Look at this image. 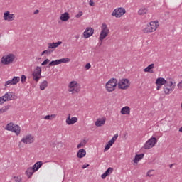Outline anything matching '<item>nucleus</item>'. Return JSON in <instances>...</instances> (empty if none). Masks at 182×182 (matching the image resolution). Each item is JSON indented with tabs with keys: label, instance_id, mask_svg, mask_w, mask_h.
I'll list each match as a JSON object with an SVG mask.
<instances>
[{
	"label": "nucleus",
	"instance_id": "57",
	"mask_svg": "<svg viewBox=\"0 0 182 182\" xmlns=\"http://www.w3.org/2000/svg\"><path fill=\"white\" fill-rule=\"evenodd\" d=\"M179 132H180L181 133H182V127H181V128H179Z\"/></svg>",
	"mask_w": 182,
	"mask_h": 182
},
{
	"label": "nucleus",
	"instance_id": "15",
	"mask_svg": "<svg viewBox=\"0 0 182 182\" xmlns=\"http://www.w3.org/2000/svg\"><path fill=\"white\" fill-rule=\"evenodd\" d=\"M148 25L152 28L153 32L156 31L157 28L159 26V23L157 21H151Z\"/></svg>",
	"mask_w": 182,
	"mask_h": 182
},
{
	"label": "nucleus",
	"instance_id": "39",
	"mask_svg": "<svg viewBox=\"0 0 182 182\" xmlns=\"http://www.w3.org/2000/svg\"><path fill=\"white\" fill-rule=\"evenodd\" d=\"M154 171V170H149L146 173V177H152V176H154V174L151 173Z\"/></svg>",
	"mask_w": 182,
	"mask_h": 182
},
{
	"label": "nucleus",
	"instance_id": "53",
	"mask_svg": "<svg viewBox=\"0 0 182 182\" xmlns=\"http://www.w3.org/2000/svg\"><path fill=\"white\" fill-rule=\"evenodd\" d=\"M117 137H119V134H115L114 138L117 139Z\"/></svg>",
	"mask_w": 182,
	"mask_h": 182
},
{
	"label": "nucleus",
	"instance_id": "19",
	"mask_svg": "<svg viewBox=\"0 0 182 182\" xmlns=\"http://www.w3.org/2000/svg\"><path fill=\"white\" fill-rule=\"evenodd\" d=\"M60 45H62V41H58L56 43H48V49H56Z\"/></svg>",
	"mask_w": 182,
	"mask_h": 182
},
{
	"label": "nucleus",
	"instance_id": "1",
	"mask_svg": "<svg viewBox=\"0 0 182 182\" xmlns=\"http://www.w3.org/2000/svg\"><path fill=\"white\" fill-rule=\"evenodd\" d=\"M18 97L15 95V92H6L4 95L0 97V105H4L5 102H10L11 100H16Z\"/></svg>",
	"mask_w": 182,
	"mask_h": 182
},
{
	"label": "nucleus",
	"instance_id": "46",
	"mask_svg": "<svg viewBox=\"0 0 182 182\" xmlns=\"http://www.w3.org/2000/svg\"><path fill=\"white\" fill-rule=\"evenodd\" d=\"M89 5H90V6H95V1H93V0H90Z\"/></svg>",
	"mask_w": 182,
	"mask_h": 182
},
{
	"label": "nucleus",
	"instance_id": "25",
	"mask_svg": "<svg viewBox=\"0 0 182 182\" xmlns=\"http://www.w3.org/2000/svg\"><path fill=\"white\" fill-rule=\"evenodd\" d=\"M35 172L36 171H33V168L32 167H29L26 171V174L27 175V177H28V178H31V176H32Z\"/></svg>",
	"mask_w": 182,
	"mask_h": 182
},
{
	"label": "nucleus",
	"instance_id": "17",
	"mask_svg": "<svg viewBox=\"0 0 182 182\" xmlns=\"http://www.w3.org/2000/svg\"><path fill=\"white\" fill-rule=\"evenodd\" d=\"M168 82L166 80V79L163 77H159L156 80V85H159L161 86H163V85H166Z\"/></svg>",
	"mask_w": 182,
	"mask_h": 182
},
{
	"label": "nucleus",
	"instance_id": "23",
	"mask_svg": "<svg viewBox=\"0 0 182 182\" xmlns=\"http://www.w3.org/2000/svg\"><path fill=\"white\" fill-rule=\"evenodd\" d=\"M154 68V64H150L145 69H144V72H148L149 73H154L153 68Z\"/></svg>",
	"mask_w": 182,
	"mask_h": 182
},
{
	"label": "nucleus",
	"instance_id": "54",
	"mask_svg": "<svg viewBox=\"0 0 182 182\" xmlns=\"http://www.w3.org/2000/svg\"><path fill=\"white\" fill-rule=\"evenodd\" d=\"M69 92H75V88H70Z\"/></svg>",
	"mask_w": 182,
	"mask_h": 182
},
{
	"label": "nucleus",
	"instance_id": "33",
	"mask_svg": "<svg viewBox=\"0 0 182 182\" xmlns=\"http://www.w3.org/2000/svg\"><path fill=\"white\" fill-rule=\"evenodd\" d=\"M69 87H70V88L77 87V82H76V81H72V82H70V85H69Z\"/></svg>",
	"mask_w": 182,
	"mask_h": 182
},
{
	"label": "nucleus",
	"instance_id": "5",
	"mask_svg": "<svg viewBox=\"0 0 182 182\" xmlns=\"http://www.w3.org/2000/svg\"><path fill=\"white\" fill-rule=\"evenodd\" d=\"M107 35H109V28H107V25L104 23L102 24V31L99 37L100 42H103V39H105Z\"/></svg>",
	"mask_w": 182,
	"mask_h": 182
},
{
	"label": "nucleus",
	"instance_id": "37",
	"mask_svg": "<svg viewBox=\"0 0 182 182\" xmlns=\"http://www.w3.org/2000/svg\"><path fill=\"white\" fill-rule=\"evenodd\" d=\"M14 180H15V182H22V178L21 176H14Z\"/></svg>",
	"mask_w": 182,
	"mask_h": 182
},
{
	"label": "nucleus",
	"instance_id": "3",
	"mask_svg": "<svg viewBox=\"0 0 182 182\" xmlns=\"http://www.w3.org/2000/svg\"><path fill=\"white\" fill-rule=\"evenodd\" d=\"M6 130H8L9 132H14L17 136H19L21 134V127L14 124L13 122H10L6 126Z\"/></svg>",
	"mask_w": 182,
	"mask_h": 182
},
{
	"label": "nucleus",
	"instance_id": "16",
	"mask_svg": "<svg viewBox=\"0 0 182 182\" xmlns=\"http://www.w3.org/2000/svg\"><path fill=\"white\" fill-rule=\"evenodd\" d=\"M12 18H14V14H11L9 11H6L4 14V21H13Z\"/></svg>",
	"mask_w": 182,
	"mask_h": 182
},
{
	"label": "nucleus",
	"instance_id": "27",
	"mask_svg": "<svg viewBox=\"0 0 182 182\" xmlns=\"http://www.w3.org/2000/svg\"><path fill=\"white\" fill-rule=\"evenodd\" d=\"M143 157H144V154H136L134 159V163H137V161H140V160H141Z\"/></svg>",
	"mask_w": 182,
	"mask_h": 182
},
{
	"label": "nucleus",
	"instance_id": "45",
	"mask_svg": "<svg viewBox=\"0 0 182 182\" xmlns=\"http://www.w3.org/2000/svg\"><path fill=\"white\" fill-rule=\"evenodd\" d=\"M74 92H76V93H79V92H80V88L77 87H77H75Z\"/></svg>",
	"mask_w": 182,
	"mask_h": 182
},
{
	"label": "nucleus",
	"instance_id": "51",
	"mask_svg": "<svg viewBox=\"0 0 182 182\" xmlns=\"http://www.w3.org/2000/svg\"><path fill=\"white\" fill-rule=\"evenodd\" d=\"M156 90H160V89H161V85H156Z\"/></svg>",
	"mask_w": 182,
	"mask_h": 182
},
{
	"label": "nucleus",
	"instance_id": "55",
	"mask_svg": "<svg viewBox=\"0 0 182 182\" xmlns=\"http://www.w3.org/2000/svg\"><path fill=\"white\" fill-rule=\"evenodd\" d=\"M111 140H113V141L114 142V141H116V140H117L116 138H114V136H113L112 139H111Z\"/></svg>",
	"mask_w": 182,
	"mask_h": 182
},
{
	"label": "nucleus",
	"instance_id": "41",
	"mask_svg": "<svg viewBox=\"0 0 182 182\" xmlns=\"http://www.w3.org/2000/svg\"><path fill=\"white\" fill-rule=\"evenodd\" d=\"M26 80V76L25 75H21V83H25Z\"/></svg>",
	"mask_w": 182,
	"mask_h": 182
},
{
	"label": "nucleus",
	"instance_id": "7",
	"mask_svg": "<svg viewBox=\"0 0 182 182\" xmlns=\"http://www.w3.org/2000/svg\"><path fill=\"white\" fill-rule=\"evenodd\" d=\"M176 85H173L172 81L168 82V83L164 86V92L165 95H170V93H172Z\"/></svg>",
	"mask_w": 182,
	"mask_h": 182
},
{
	"label": "nucleus",
	"instance_id": "18",
	"mask_svg": "<svg viewBox=\"0 0 182 182\" xmlns=\"http://www.w3.org/2000/svg\"><path fill=\"white\" fill-rule=\"evenodd\" d=\"M43 165V162L41 161L36 162L33 166V171H38Z\"/></svg>",
	"mask_w": 182,
	"mask_h": 182
},
{
	"label": "nucleus",
	"instance_id": "40",
	"mask_svg": "<svg viewBox=\"0 0 182 182\" xmlns=\"http://www.w3.org/2000/svg\"><path fill=\"white\" fill-rule=\"evenodd\" d=\"M50 62V60L46 58L42 63V66H45V65H48Z\"/></svg>",
	"mask_w": 182,
	"mask_h": 182
},
{
	"label": "nucleus",
	"instance_id": "21",
	"mask_svg": "<svg viewBox=\"0 0 182 182\" xmlns=\"http://www.w3.org/2000/svg\"><path fill=\"white\" fill-rule=\"evenodd\" d=\"M105 123H106V118H104L102 119L99 118L95 122V126H97V127H100L103 126L105 124Z\"/></svg>",
	"mask_w": 182,
	"mask_h": 182
},
{
	"label": "nucleus",
	"instance_id": "32",
	"mask_svg": "<svg viewBox=\"0 0 182 182\" xmlns=\"http://www.w3.org/2000/svg\"><path fill=\"white\" fill-rule=\"evenodd\" d=\"M19 80H21V77H14L11 80L13 85H16L18 83Z\"/></svg>",
	"mask_w": 182,
	"mask_h": 182
},
{
	"label": "nucleus",
	"instance_id": "48",
	"mask_svg": "<svg viewBox=\"0 0 182 182\" xmlns=\"http://www.w3.org/2000/svg\"><path fill=\"white\" fill-rule=\"evenodd\" d=\"M108 144L109 146H113V144H114V142L113 141V139H111L108 141Z\"/></svg>",
	"mask_w": 182,
	"mask_h": 182
},
{
	"label": "nucleus",
	"instance_id": "52",
	"mask_svg": "<svg viewBox=\"0 0 182 182\" xmlns=\"http://www.w3.org/2000/svg\"><path fill=\"white\" fill-rule=\"evenodd\" d=\"M39 14V10H36L34 12H33V14L34 15H36V14Z\"/></svg>",
	"mask_w": 182,
	"mask_h": 182
},
{
	"label": "nucleus",
	"instance_id": "28",
	"mask_svg": "<svg viewBox=\"0 0 182 182\" xmlns=\"http://www.w3.org/2000/svg\"><path fill=\"white\" fill-rule=\"evenodd\" d=\"M147 12H149V9L142 7L141 8L139 11H138V14L139 15H146V14H147Z\"/></svg>",
	"mask_w": 182,
	"mask_h": 182
},
{
	"label": "nucleus",
	"instance_id": "29",
	"mask_svg": "<svg viewBox=\"0 0 182 182\" xmlns=\"http://www.w3.org/2000/svg\"><path fill=\"white\" fill-rule=\"evenodd\" d=\"M46 87H48V81L44 80L40 85V89H41V90H45V89H46Z\"/></svg>",
	"mask_w": 182,
	"mask_h": 182
},
{
	"label": "nucleus",
	"instance_id": "36",
	"mask_svg": "<svg viewBox=\"0 0 182 182\" xmlns=\"http://www.w3.org/2000/svg\"><path fill=\"white\" fill-rule=\"evenodd\" d=\"M112 173H113V168H108L107 169V171L105 172V174L110 176V174H112Z\"/></svg>",
	"mask_w": 182,
	"mask_h": 182
},
{
	"label": "nucleus",
	"instance_id": "9",
	"mask_svg": "<svg viewBox=\"0 0 182 182\" xmlns=\"http://www.w3.org/2000/svg\"><path fill=\"white\" fill-rule=\"evenodd\" d=\"M124 14H126V9L124 8H118L113 11L112 16H115V18H122Z\"/></svg>",
	"mask_w": 182,
	"mask_h": 182
},
{
	"label": "nucleus",
	"instance_id": "56",
	"mask_svg": "<svg viewBox=\"0 0 182 182\" xmlns=\"http://www.w3.org/2000/svg\"><path fill=\"white\" fill-rule=\"evenodd\" d=\"M174 164H170V165H169L170 168H173V166H174Z\"/></svg>",
	"mask_w": 182,
	"mask_h": 182
},
{
	"label": "nucleus",
	"instance_id": "38",
	"mask_svg": "<svg viewBox=\"0 0 182 182\" xmlns=\"http://www.w3.org/2000/svg\"><path fill=\"white\" fill-rule=\"evenodd\" d=\"M9 85H14V84L12 82V80H8L5 82L4 86L8 87Z\"/></svg>",
	"mask_w": 182,
	"mask_h": 182
},
{
	"label": "nucleus",
	"instance_id": "2",
	"mask_svg": "<svg viewBox=\"0 0 182 182\" xmlns=\"http://www.w3.org/2000/svg\"><path fill=\"white\" fill-rule=\"evenodd\" d=\"M116 86H117V79H116V78H111L106 83L105 87L107 89V91L110 92H113Z\"/></svg>",
	"mask_w": 182,
	"mask_h": 182
},
{
	"label": "nucleus",
	"instance_id": "58",
	"mask_svg": "<svg viewBox=\"0 0 182 182\" xmlns=\"http://www.w3.org/2000/svg\"><path fill=\"white\" fill-rule=\"evenodd\" d=\"M76 38H77H77H79V37L77 36Z\"/></svg>",
	"mask_w": 182,
	"mask_h": 182
},
{
	"label": "nucleus",
	"instance_id": "13",
	"mask_svg": "<svg viewBox=\"0 0 182 182\" xmlns=\"http://www.w3.org/2000/svg\"><path fill=\"white\" fill-rule=\"evenodd\" d=\"M21 142L24 144H31V143H33V136L31 134L26 135L22 138Z\"/></svg>",
	"mask_w": 182,
	"mask_h": 182
},
{
	"label": "nucleus",
	"instance_id": "6",
	"mask_svg": "<svg viewBox=\"0 0 182 182\" xmlns=\"http://www.w3.org/2000/svg\"><path fill=\"white\" fill-rule=\"evenodd\" d=\"M70 62V58H61L59 60H53L49 63L47 68H50V66H56V65H60L62 63H68Z\"/></svg>",
	"mask_w": 182,
	"mask_h": 182
},
{
	"label": "nucleus",
	"instance_id": "26",
	"mask_svg": "<svg viewBox=\"0 0 182 182\" xmlns=\"http://www.w3.org/2000/svg\"><path fill=\"white\" fill-rule=\"evenodd\" d=\"M142 32H144V33H151V32H153V30L151 26L147 24L146 26L143 28Z\"/></svg>",
	"mask_w": 182,
	"mask_h": 182
},
{
	"label": "nucleus",
	"instance_id": "49",
	"mask_svg": "<svg viewBox=\"0 0 182 182\" xmlns=\"http://www.w3.org/2000/svg\"><path fill=\"white\" fill-rule=\"evenodd\" d=\"M89 164H85L83 166H82V168H83V169H85V168H87V167H89Z\"/></svg>",
	"mask_w": 182,
	"mask_h": 182
},
{
	"label": "nucleus",
	"instance_id": "4",
	"mask_svg": "<svg viewBox=\"0 0 182 182\" xmlns=\"http://www.w3.org/2000/svg\"><path fill=\"white\" fill-rule=\"evenodd\" d=\"M14 60H15V55L8 54L1 58V62L3 65H11L14 63Z\"/></svg>",
	"mask_w": 182,
	"mask_h": 182
},
{
	"label": "nucleus",
	"instance_id": "42",
	"mask_svg": "<svg viewBox=\"0 0 182 182\" xmlns=\"http://www.w3.org/2000/svg\"><path fill=\"white\" fill-rule=\"evenodd\" d=\"M110 147H112V146L107 144L105 147L104 151H107V150H109Z\"/></svg>",
	"mask_w": 182,
	"mask_h": 182
},
{
	"label": "nucleus",
	"instance_id": "20",
	"mask_svg": "<svg viewBox=\"0 0 182 182\" xmlns=\"http://www.w3.org/2000/svg\"><path fill=\"white\" fill-rule=\"evenodd\" d=\"M70 18V16H69V13L65 12L61 14L60 19V21H63V22H66L68 21H69V18Z\"/></svg>",
	"mask_w": 182,
	"mask_h": 182
},
{
	"label": "nucleus",
	"instance_id": "10",
	"mask_svg": "<svg viewBox=\"0 0 182 182\" xmlns=\"http://www.w3.org/2000/svg\"><path fill=\"white\" fill-rule=\"evenodd\" d=\"M130 86V81L128 79L120 80L118 82L119 89L125 90Z\"/></svg>",
	"mask_w": 182,
	"mask_h": 182
},
{
	"label": "nucleus",
	"instance_id": "8",
	"mask_svg": "<svg viewBox=\"0 0 182 182\" xmlns=\"http://www.w3.org/2000/svg\"><path fill=\"white\" fill-rule=\"evenodd\" d=\"M32 75L33 80H35V82H39V79H41V75H42V68H41L39 66H37L33 72Z\"/></svg>",
	"mask_w": 182,
	"mask_h": 182
},
{
	"label": "nucleus",
	"instance_id": "50",
	"mask_svg": "<svg viewBox=\"0 0 182 182\" xmlns=\"http://www.w3.org/2000/svg\"><path fill=\"white\" fill-rule=\"evenodd\" d=\"M178 87L182 88V80L178 84Z\"/></svg>",
	"mask_w": 182,
	"mask_h": 182
},
{
	"label": "nucleus",
	"instance_id": "47",
	"mask_svg": "<svg viewBox=\"0 0 182 182\" xmlns=\"http://www.w3.org/2000/svg\"><path fill=\"white\" fill-rule=\"evenodd\" d=\"M109 176L108 174L105 173V172L101 176L102 180H105V178H106V177Z\"/></svg>",
	"mask_w": 182,
	"mask_h": 182
},
{
	"label": "nucleus",
	"instance_id": "12",
	"mask_svg": "<svg viewBox=\"0 0 182 182\" xmlns=\"http://www.w3.org/2000/svg\"><path fill=\"white\" fill-rule=\"evenodd\" d=\"M93 33H95V29L92 27H87L83 33L84 38L87 39V38H90Z\"/></svg>",
	"mask_w": 182,
	"mask_h": 182
},
{
	"label": "nucleus",
	"instance_id": "43",
	"mask_svg": "<svg viewBox=\"0 0 182 182\" xmlns=\"http://www.w3.org/2000/svg\"><path fill=\"white\" fill-rule=\"evenodd\" d=\"M83 15V12L79 11L78 14L75 16L76 18H79Z\"/></svg>",
	"mask_w": 182,
	"mask_h": 182
},
{
	"label": "nucleus",
	"instance_id": "35",
	"mask_svg": "<svg viewBox=\"0 0 182 182\" xmlns=\"http://www.w3.org/2000/svg\"><path fill=\"white\" fill-rule=\"evenodd\" d=\"M54 50H50V49H48V50H46L42 52L41 53V56L43 55H50V53H52V52H53Z\"/></svg>",
	"mask_w": 182,
	"mask_h": 182
},
{
	"label": "nucleus",
	"instance_id": "22",
	"mask_svg": "<svg viewBox=\"0 0 182 182\" xmlns=\"http://www.w3.org/2000/svg\"><path fill=\"white\" fill-rule=\"evenodd\" d=\"M85 156H86V150L83 149H80L77 154V157H78V159H83Z\"/></svg>",
	"mask_w": 182,
	"mask_h": 182
},
{
	"label": "nucleus",
	"instance_id": "44",
	"mask_svg": "<svg viewBox=\"0 0 182 182\" xmlns=\"http://www.w3.org/2000/svg\"><path fill=\"white\" fill-rule=\"evenodd\" d=\"M90 68H92V65H90V63H88L85 65L86 70H89V69H90Z\"/></svg>",
	"mask_w": 182,
	"mask_h": 182
},
{
	"label": "nucleus",
	"instance_id": "30",
	"mask_svg": "<svg viewBox=\"0 0 182 182\" xmlns=\"http://www.w3.org/2000/svg\"><path fill=\"white\" fill-rule=\"evenodd\" d=\"M11 108V105H8L0 109V113H5V112H8Z\"/></svg>",
	"mask_w": 182,
	"mask_h": 182
},
{
	"label": "nucleus",
	"instance_id": "31",
	"mask_svg": "<svg viewBox=\"0 0 182 182\" xmlns=\"http://www.w3.org/2000/svg\"><path fill=\"white\" fill-rule=\"evenodd\" d=\"M55 117H56V114H53L51 115H46L44 119L45 120H53V119H55Z\"/></svg>",
	"mask_w": 182,
	"mask_h": 182
},
{
	"label": "nucleus",
	"instance_id": "24",
	"mask_svg": "<svg viewBox=\"0 0 182 182\" xmlns=\"http://www.w3.org/2000/svg\"><path fill=\"white\" fill-rule=\"evenodd\" d=\"M120 113L122 114H130V107L125 106L122 108Z\"/></svg>",
	"mask_w": 182,
	"mask_h": 182
},
{
	"label": "nucleus",
	"instance_id": "11",
	"mask_svg": "<svg viewBox=\"0 0 182 182\" xmlns=\"http://www.w3.org/2000/svg\"><path fill=\"white\" fill-rule=\"evenodd\" d=\"M157 143L156 137H151L149 140H148L144 144V149L149 150V149H151V147H154L156 144Z\"/></svg>",
	"mask_w": 182,
	"mask_h": 182
},
{
	"label": "nucleus",
	"instance_id": "14",
	"mask_svg": "<svg viewBox=\"0 0 182 182\" xmlns=\"http://www.w3.org/2000/svg\"><path fill=\"white\" fill-rule=\"evenodd\" d=\"M77 117H74L70 119V114H69L66 119V123L69 126L72 124H75V123H77Z\"/></svg>",
	"mask_w": 182,
	"mask_h": 182
},
{
	"label": "nucleus",
	"instance_id": "34",
	"mask_svg": "<svg viewBox=\"0 0 182 182\" xmlns=\"http://www.w3.org/2000/svg\"><path fill=\"white\" fill-rule=\"evenodd\" d=\"M86 143H87V141L84 139L82 141H81L77 146V149H80L81 147H84V146H86Z\"/></svg>",
	"mask_w": 182,
	"mask_h": 182
}]
</instances>
